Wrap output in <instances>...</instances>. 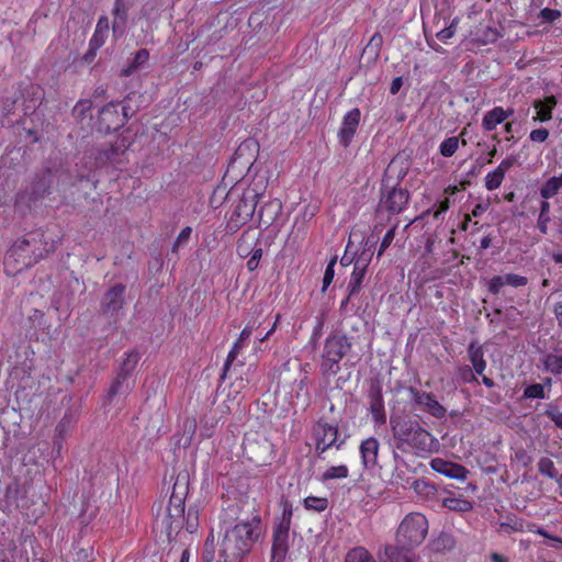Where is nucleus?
I'll use <instances>...</instances> for the list:
<instances>
[{
	"instance_id": "1",
	"label": "nucleus",
	"mask_w": 562,
	"mask_h": 562,
	"mask_svg": "<svg viewBox=\"0 0 562 562\" xmlns=\"http://www.w3.org/2000/svg\"><path fill=\"white\" fill-rule=\"evenodd\" d=\"M188 492V474L186 472L179 473L175 479L166 512L156 516V522L169 541H172L183 527L188 533H194L198 529V512L189 507L187 514L184 513V501Z\"/></svg>"
},
{
	"instance_id": "2",
	"label": "nucleus",
	"mask_w": 562,
	"mask_h": 562,
	"mask_svg": "<svg viewBox=\"0 0 562 562\" xmlns=\"http://www.w3.org/2000/svg\"><path fill=\"white\" fill-rule=\"evenodd\" d=\"M390 425L395 447L403 452L425 456L437 452L440 448L435 436L409 416L391 417Z\"/></svg>"
},
{
	"instance_id": "3",
	"label": "nucleus",
	"mask_w": 562,
	"mask_h": 562,
	"mask_svg": "<svg viewBox=\"0 0 562 562\" xmlns=\"http://www.w3.org/2000/svg\"><path fill=\"white\" fill-rule=\"evenodd\" d=\"M55 249L54 240H46L45 235L32 232L16 239L4 255V270L8 276L26 270Z\"/></svg>"
},
{
	"instance_id": "4",
	"label": "nucleus",
	"mask_w": 562,
	"mask_h": 562,
	"mask_svg": "<svg viewBox=\"0 0 562 562\" xmlns=\"http://www.w3.org/2000/svg\"><path fill=\"white\" fill-rule=\"evenodd\" d=\"M261 536V518L254 516L227 528L217 562H241Z\"/></svg>"
},
{
	"instance_id": "5",
	"label": "nucleus",
	"mask_w": 562,
	"mask_h": 562,
	"mask_svg": "<svg viewBox=\"0 0 562 562\" xmlns=\"http://www.w3.org/2000/svg\"><path fill=\"white\" fill-rule=\"evenodd\" d=\"M265 191L266 182L263 178L254 180L247 188L239 183L229 190L227 200L233 201V210L226 223L227 231L235 233L251 220Z\"/></svg>"
},
{
	"instance_id": "6",
	"label": "nucleus",
	"mask_w": 562,
	"mask_h": 562,
	"mask_svg": "<svg viewBox=\"0 0 562 562\" xmlns=\"http://www.w3.org/2000/svg\"><path fill=\"white\" fill-rule=\"evenodd\" d=\"M352 342L341 331L330 333L323 342L319 361V373L325 379H331L339 374V362L351 351Z\"/></svg>"
},
{
	"instance_id": "7",
	"label": "nucleus",
	"mask_w": 562,
	"mask_h": 562,
	"mask_svg": "<svg viewBox=\"0 0 562 562\" xmlns=\"http://www.w3.org/2000/svg\"><path fill=\"white\" fill-rule=\"evenodd\" d=\"M282 513L277 517L272 526L270 562H285L289 553L290 530L293 519V504L283 499Z\"/></svg>"
},
{
	"instance_id": "8",
	"label": "nucleus",
	"mask_w": 562,
	"mask_h": 562,
	"mask_svg": "<svg viewBox=\"0 0 562 562\" xmlns=\"http://www.w3.org/2000/svg\"><path fill=\"white\" fill-rule=\"evenodd\" d=\"M311 439L318 458L330 449L340 450L345 445V440L340 439L339 425L324 417L318 418L311 427Z\"/></svg>"
},
{
	"instance_id": "9",
	"label": "nucleus",
	"mask_w": 562,
	"mask_h": 562,
	"mask_svg": "<svg viewBox=\"0 0 562 562\" xmlns=\"http://www.w3.org/2000/svg\"><path fill=\"white\" fill-rule=\"evenodd\" d=\"M427 532V517L420 513H411L404 517L397 528L396 542L413 549L425 541Z\"/></svg>"
},
{
	"instance_id": "10",
	"label": "nucleus",
	"mask_w": 562,
	"mask_h": 562,
	"mask_svg": "<svg viewBox=\"0 0 562 562\" xmlns=\"http://www.w3.org/2000/svg\"><path fill=\"white\" fill-rule=\"evenodd\" d=\"M133 144L130 134H119L114 143H111L108 147L99 150L95 160L101 165H112L116 169H121L126 158V150Z\"/></svg>"
},
{
	"instance_id": "11",
	"label": "nucleus",
	"mask_w": 562,
	"mask_h": 562,
	"mask_svg": "<svg viewBox=\"0 0 562 562\" xmlns=\"http://www.w3.org/2000/svg\"><path fill=\"white\" fill-rule=\"evenodd\" d=\"M408 393L415 405L429 416L436 419H445L447 417V407L442 405L432 393L420 391V389L415 386H409Z\"/></svg>"
},
{
	"instance_id": "12",
	"label": "nucleus",
	"mask_w": 562,
	"mask_h": 562,
	"mask_svg": "<svg viewBox=\"0 0 562 562\" xmlns=\"http://www.w3.org/2000/svg\"><path fill=\"white\" fill-rule=\"evenodd\" d=\"M128 121L126 106H120L119 102H109L99 113V126L105 132L115 131Z\"/></svg>"
},
{
	"instance_id": "13",
	"label": "nucleus",
	"mask_w": 562,
	"mask_h": 562,
	"mask_svg": "<svg viewBox=\"0 0 562 562\" xmlns=\"http://www.w3.org/2000/svg\"><path fill=\"white\" fill-rule=\"evenodd\" d=\"M409 200V192L402 187L383 189L380 199V209L391 215L405 211Z\"/></svg>"
},
{
	"instance_id": "14",
	"label": "nucleus",
	"mask_w": 562,
	"mask_h": 562,
	"mask_svg": "<svg viewBox=\"0 0 562 562\" xmlns=\"http://www.w3.org/2000/svg\"><path fill=\"white\" fill-rule=\"evenodd\" d=\"M360 122L361 110L359 108H352L344 115L338 130V142L340 145L348 147L351 144Z\"/></svg>"
},
{
	"instance_id": "15",
	"label": "nucleus",
	"mask_w": 562,
	"mask_h": 562,
	"mask_svg": "<svg viewBox=\"0 0 562 562\" xmlns=\"http://www.w3.org/2000/svg\"><path fill=\"white\" fill-rule=\"evenodd\" d=\"M49 172L37 177L29 189L18 194V202L25 203L26 206L31 207L32 203L44 198L46 193H49Z\"/></svg>"
},
{
	"instance_id": "16",
	"label": "nucleus",
	"mask_w": 562,
	"mask_h": 562,
	"mask_svg": "<svg viewBox=\"0 0 562 562\" xmlns=\"http://www.w3.org/2000/svg\"><path fill=\"white\" fill-rule=\"evenodd\" d=\"M125 291L126 286L122 283L114 284L103 295L101 301V311L103 314H110L115 316L119 311L124 307L125 304Z\"/></svg>"
},
{
	"instance_id": "17",
	"label": "nucleus",
	"mask_w": 562,
	"mask_h": 562,
	"mask_svg": "<svg viewBox=\"0 0 562 562\" xmlns=\"http://www.w3.org/2000/svg\"><path fill=\"white\" fill-rule=\"evenodd\" d=\"M368 400L373 422L378 425H383L386 422V413L384 409L383 386L380 382L371 383Z\"/></svg>"
},
{
	"instance_id": "18",
	"label": "nucleus",
	"mask_w": 562,
	"mask_h": 562,
	"mask_svg": "<svg viewBox=\"0 0 562 562\" xmlns=\"http://www.w3.org/2000/svg\"><path fill=\"white\" fill-rule=\"evenodd\" d=\"M429 467L432 471L442 474L449 479L463 481L468 477L469 474V470L465 467L459 463L447 461V459L440 457L432 458L429 463Z\"/></svg>"
},
{
	"instance_id": "19",
	"label": "nucleus",
	"mask_w": 562,
	"mask_h": 562,
	"mask_svg": "<svg viewBox=\"0 0 562 562\" xmlns=\"http://www.w3.org/2000/svg\"><path fill=\"white\" fill-rule=\"evenodd\" d=\"M380 442L376 437H367L360 442V459L364 469H373L378 464Z\"/></svg>"
},
{
	"instance_id": "20",
	"label": "nucleus",
	"mask_w": 562,
	"mask_h": 562,
	"mask_svg": "<svg viewBox=\"0 0 562 562\" xmlns=\"http://www.w3.org/2000/svg\"><path fill=\"white\" fill-rule=\"evenodd\" d=\"M558 99L555 95H547L543 99H536L533 101V108L536 115L532 117L535 123H546L552 120L553 110L558 105Z\"/></svg>"
},
{
	"instance_id": "21",
	"label": "nucleus",
	"mask_w": 562,
	"mask_h": 562,
	"mask_svg": "<svg viewBox=\"0 0 562 562\" xmlns=\"http://www.w3.org/2000/svg\"><path fill=\"white\" fill-rule=\"evenodd\" d=\"M515 114L514 108L504 110L503 106L496 105L493 110H488L482 119V127L485 131H494L498 124H502L507 119Z\"/></svg>"
},
{
	"instance_id": "22",
	"label": "nucleus",
	"mask_w": 562,
	"mask_h": 562,
	"mask_svg": "<svg viewBox=\"0 0 562 562\" xmlns=\"http://www.w3.org/2000/svg\"><path fill=\"white\" fill-rule=\"evenodd\" d=\"M485 352L476 340H472L468 347V357L472 366L470 367L477 375H483L487 368V361L484 358Z\"/></svg>"
},
{
	"instance_id": "23",
	"label": "nucleus",
	"mask_w": 562,
	"mask_h": 562,
	"mask_svg": "<svg viewBox=\"0 0 562 562\" xmlns=\"http://www.w3.org/2000/svg\"><path fill=\"white\" fill-rule=\"evenodd\" d=\"M376 244L378 239H375L373 236L362 239L361 249L357 250L355 254V266L367 270L374 256V248Z\"/></svg>"
},
{
	"instance_id": "24",
	"label": "nucleus",
	"mask_w": 562,
	"mask_h": 562,
	"mask_svg": "<svg viewBox=\"0 0 562 562\" xmlns=\"http://www.w3.org/2000/svg\"><path fill=\"white\" fill-rule=\"evenodd\" d=\"M149 58L150 54L148 49L140 48L136 50L127 65L120 70L119 76L124 78L133 76L139 69L146 66Z\"/></svg>"
},
{
	"instance_id": "25",
	"label": "nucleus",
	"mask_w": 562,
	"mask_h": 562,
	"mask_svg": "<svg viewBox=\"0 0 562 562\" xmlns=\"http://www.w3.org/2000/svg\"><path fill=\"white\" fill-rule=\"evenodd\" d=\"M282 204L279 200H270L262 205L258 213L259 224L269 227L281 215Z\"/></svg>"
},
{
	"instance_id": "26",
	"label": "nucleus",
	"mask_w": 562,
	"mask_h": 562,
	"mask_svg": "<svg viewBox=\"0 0 562 562\" xmlns=\"http://www.w3.org/2000/svg\"><path fill=\"white\" fill-rule=\"evenodd\" d=\"M110 21L106 15H101L97 22L95 29L92 33L89 46L91 50L100 49L104 44L109 35Z\"/></svg>"
},
{
	"instance_id": "27",
	"label": "nucleus",
	"mask_w": 562,
	"mask_h": 562,
	"mask_svg": "<svg viewBox=\"0 0 562 562\" xmlns=\"http://www.w3.org/2000/svg\"><path fill=\"white\" fill-rule=\"evenodd\" d=\"M384 555L386 558L384 562H415V555L412 552V548L402 547L398 543L396 546H385Z\"/></svg>"
},
{
	"instance_id": "28",
	"label": "nucleus",
	"mask_w": 562,
	"mask_h": 562,
	"mask_svg": "<svg viewBox=\"0 0 562 562\" xmlns=\"http://www.w3.org/2000/svg\"><path fill=\"white\" fill-rule=\"evenodd\" d=\"M259 237L252 228L246 229L238 238L236 244V252L240 258H249L252 247L258 244Z\"/></svg>"
},
{
	"instance_id": "29",
	"label": "nucleus",
	"mask_w": 562,
	"mask_h": 562,
	"mask_svg": "<svg viewBox=\"0 0 562 562\" xmlns=\"http://www.w3.org/2000/svg\"><path fill=\"white\" fill-rule=\"evenodd\" d=\"M562 188V171L559 176H552L539 189L540 196L548 199L555 196Z\"/></svg>"
},
{
	"instance_id": "30",
	"label": "nucleus",
	"mask_w": 562,
	"mask_h": 562,
	"mask_svg": "<svg viewBox=\"0 0 562 562\" xmlns=\"http://www.w3.org/2000/svg\"><path fill=\"white\" fill-rule=\"evenodd\" d=\"M139 359L140 353L138 352L137 349H133L125 352L117 371L131 378L134 371L136 370V366L139 363Z\"/></svg>"
},
{
	"instance_id": "31",
	"label": "nucleus",
	"mask_w": 562,
	"mask_h": 562,
	"mask_svg": "<svg viewBox=\"0 0 562 562\" xmlns=\"http://www.w3.org/2000/svg\"><path fill=\"white\" fill-rule=\"evenodd\" d=\"M366 269L355 266L351 272L350 281L347 286V291H349V296H353L361 291L362 281L366 277Z\"/></svg>"
},
{
	"instance_id": "32",
	"label": "nucleus",
	"mask_w": 562,
	"mask_h": 562,
	"mask_svg": "<svg viewBox=\"0 0 562 562\" xmlns=\"http://www.w3.org/2000/svg\"><path fill=\"white\" fill-rule=\"evenodd\" d=\"M128 378L130 376L123 374L120 371L116 372V375L114 376L113 382L108 392L110 401H112L114 396L120 394V392H130L131 387L128 384H126Z\"/></svg>"
},
{
	"instance_id": "33",
	"label": "nucleus",
	"mask_w": 562,
	"mask_h": 562,
	"mask_svg": "<svg viewBox=\"0 0 562 562\" xmlns=\"http://www.w3.org/2000/svg\"><path fill=\"white\" fill-rule=\"evenodd\" d=\"M328 504L327 497L310 495L303 499L304 508L310 512L323 513L328 508Z\"/></svg>"
},
{
	"instance_id": "34",
	"label": "nucleus",
	"mask_w": 562,
	"mask_h": 562,
	"mask_svg": "<svg viewBox=\"0 0 562 562\" xmlns=\"http://www.w3.org/2000/svg\"><path fill=\"white\" fill-rule=\"evenodd\" d=\"M345 562H376L364 547H355L346 553Z\"/></svg>"
},
{
	"instance_id": "35",
	"label": "nucleus",
	"mask_w": 562,
	"mask_h": 562,
	"mask_svg": "<svg viewBox=\"0 0 562 562\" xmlns=\"http://www.w3.org/2000/svg\"><path fill=\"white\" fill-rule=\"evenodd\" d=\"M542 363H543V368L546 371H548L554 375L562 374V356L561 355L548 353L544 356Z\"/></svg>"
},
{
	"instance_id": "36",
	"label": "nucleus",
	"mask_w": 562,
	"mask_h": 562,
	"mask_svg": "<svg viewBox=\"0 0 562 562\" xmlns=\"http://www.w3.org/2000/svg\"><path fill=\"white\" fill-rule=\"evenodd\" d=\"M550 209H551V205H550L549 201L542 200L540 202V210H539V215H538V229L540 231V233L542 235L548 234V224L551 221Z\"/></svg>"
},
{
	"instance_id": "37",
	"label": "nucleus",
	"mask_w": 562,
	"mask_h": 562,
	"mask_svg": "<svg viewBox=\"0 0 562 562\" xmlns=\"http://www.w3.org/2000/svg\"><path fill=\"white\" fill-rule=\"evenodd\" d=\"M130 4L125 0H114L113 15H114V25L120 23L121 25H125L127 22Z\"/></svg>"
},
{
	"instance_id": "38",
	"label": "nucleus",
	"mask_w": 562,
	"mask_h": 562,
	"mask_svg": "<svg viewBox=\"0 0 562 562\" xmlns=\"http://www.w3.org/2000/svg\"><path fill=\"white\" fill-rule=\"evenodd\" d=\"M443 505L447 506L449 510L460 513L470 512L471 508H473V504L462 497H447L443 499Z\"/></svg>"
},
{
	"instance_id": "39",
	"label": "nucleus",
	"mask_w": 562,
	"mask_h": 562,
	"mask_svg": "<svg viewBox=\"0 0 562 562\" xmlns=\"http://www.w3.org/2000/svg\"><path fill=\"white\" fill-rule=\"evenodd\" d=\"M256 370H257V367H251V364L247 368V373H246V378H239V379H236L232 385L237 387V391L238 392H241L243 389H246V387H255L257 385V382L258 380L256 379L255 376V373H256Z\"/></svg>"
},
{
	"instance_id": "40",
	"label": "nucleus",
	"mask_w": 562,
	"mask_h": 562,
	"mask_svg": "<svg viewBox=\"0 0 562 562\" xmlns=\"http://www.w3.org/2000/svg\"><path fill=\"white\" fill-rule=\"evenodd\" d=\"M538 472L543 476H548L554 480L560 475L553 460L550 459L549 457L539 458Z\"/></svg>"
},
{
	"instance_id": "41",
	"label": "nucleus",
	"mask_w": 562,
	"mask_h": 562,
	"mask_svg": "<svg viewBox=\"0 0 562 562\" xmlns=\"http://www.w3.org/2000/svg\"><path fill=\"white\" fill-rule=\"evenodd\" d=\"M476 375L477 374L470 364H461L456 369L457 379L465 384L479 383V379L476 378Z\"/></svg>"
},
{
	"instance_id": "42",
	"label": "nucleus",
	"mask_w": 562,
	"mask_h": 562,
	"mask_svg": "<svg viewBox=\"0 0 562 562\" xmlns=\"http://www.w3.org/2000/svg\"><path fill=\"white\" fill-rule=\"evenodd\" d=\"M547 397L543 384L541 383H532L524 389L522 398L525 400H543Z\"/></svg>"
},
{
	"instance_id": "43",
	"label": "nucleus",
	"mask_w": 562,
	"mask_h": 562,
	"mask_svg": "<svg viewBox=\"0 0 562 562\" xmlns=\"http://www.w3.org/2000/svg\"><path fill=\"white\" fill-rule=\"evenodd\" d=\"M449 207H450V200H449V196H446L445 199H442L441 201L438 202V205L435 206L434 211L431 209L427 210L424 213L423 217H426L427 215L432 214L434 220H436V221L443 220V215L449 210Z\"/></svg>"
},
{
	"instance_id": "44",
	"label": "nucleus",
	"mask_w": 562,
	"mask_h": 562,
	"mask_svg": "<svg viewBox=\"0 0 562 562\" xmlns=\"http://www.w3.org/2000/svg\"><path fill=\"white\" fill-rule=\"evenodd\" d=\"M504 178L505 177L496 169L488 172L484 178L486 190L495 191L496 189H498L502 186Z\"/></svg>"
},
{
	"instance_id": "45",
	"label": "nucleus",
	"mask_w": 562,
	"mask_h": 562,
	"mask_svg": "<svg viewBox=\"0 0 562 562\" xmlns=\"http://www.w3.org/2000/svg\"><path fill=\"white\" fill-rule=\"evenodd\" d=\"M349 475V470L346 465H336L328 468L323 474L324 481L334 479H345Z\"/></svg>"
},
{
	"instance_id": "46",
	"label": "nucleus",
	"mask_w": 562,
	"mask_h": 562,
	"mask_svg": "<svg viewBox=\"0 0 562 562\" xmlns=\"http://www.w3.org/2000/svg\"><path fill=\"white\" fill-rule=\"evenodd\" d=\"M543 414L555 425V427L562 430V411L558 405L552 403L548 404Z\"/></svg>"
},
{
	"instance_id": "47",
	"label": "nucleus",
	"mask_w": 562,
	"mask_h": 562,
	"mask_svg": "<svg viewBox=\"0 0 562 562\" xmlns=\"http://www.w3.org/2000/svg\"><path fill=\"white\" fill-rule=\"evenodd\" d=\"M459 144V137H448L440 144L439 151L445 157H450L458 150Z\"/></svg>"
},
{
	"instance_id": "48",
	"label": "nucleus",
	"mask_w": 562,
	"mask_h": 562,
	"mask_svg": "<svg viewBox=\"0 0 562 562\" xmlns=\"http://www.w3.org/2000/svg\"><path fill=\"white\" fill-rule=\"evenodd\" d=\"M458 24H459V20L457 18L451 20L450 23L448 24V26H446L442 30L437 32V34H436L437 40L447 44L449 38H451L456 34Z\"/></svg>"
},
{
	"instance_id": "49",
	"label": "nucleus",
	"mask_w": 562,
	"mask_h": 562,
	"mask_svg": "<svg viewBox=\"0 0 562 562\" xmlns=\"http://www.w3.org/2000/svg\"><path fill=\"white\" fill-rule=\"evenodd\" d=\"M396 229H397V225L395 224V225L391 226L389 228V231H386V233L382 237V241H381L379 250H378V258H381L383 256V254L387 250V248L394 240L395 235H396Z\"/></svg>"
},
{
	"instance_id": "50",
	"label": "nucleus",
	"mask_w": 562,
	"mask_h": 562,
	"mask_svg": "<svg viewBox=\"0 0 562 562\" xmlns=\"http://www.w3.org/2000/svg\"><path fill=\"white\" fill-rule=\"evenodd\" d=\"M191 234H192V228L191 226H184L180 234L178 235V237L176 238L175 243L172 244V247H171V251L173 254H177L178 250L180 249V247H183L184 245L188 244L190 237H191Z\"/></svg>"
},
{
	"instance_id": "51",
	"label": "nucleus",
	"mask_w": 562,
	"mask_h": 562,
	"mask_svg": "<svg viewBox=\"0 0 562 562\" xmlns=\"http://www.w3.org/2000/svg\"><path fill=\"white\" fill-rule=\"evenodd\" d=\"M71 428H72L71 417L66 415L56 425L55 435H58V438H67Z\"/></svg>"
},
{
	"instance_id": "52",
	"label": "nucleus",
	"mask_w": 562,
	"mask_h": 562,
	"mask_svg": "<svg viewBox=\"0 0 562 562\" xmlns=\"http://www.w3.org/2000/svg\"><path fill=\"white\" fill-rule=\"evenodd\" d=\"M337 263V258H333L326 269H325V272H324V277H323V286H322V292H325L327 290V288L333 283L334 281V278H335V266Z\"/></svg>"
},
{
	"instance_id": "53",
	"label": "nucleus",
	"mask_w": 562,
	"mask_h": 562,
	"mask_svg": "<svg viewBox=\"0 0 562 562\" xmlns=\"http://www.w3.org/2000/svg\"><path fill=\"white\" fill-rule=\"evenodd\" d=\"M196 420L194 418H186L183 422V437L184 445H190L192 442V438L196 432Z\"/></svg>"
},
{
	"instance_id": "54",
	"label": "nucleus",
	"mask_w": 562,
	"mask_h": 562,
	"mask_svg": "<svg viewBox=\"0 0 562 562\" xmlns=\"http://www.w3.org/2000/svg\"><path fill=\"white\" fill-rule=\"evenodd\" d=\"M92 101L89 99H81L76 102L72 108V114L77 117L83 119L88 111L92 109Z\"/></svg>"
},
{
	"instance_id": "55",
	"label": "nucleus",
	"mask_w": 562,
	"mask_h": 562,
	"mask_svg": "<svg viewBox=\"0 0 562 562\" xmlns=\"http://www.w3.org/2000/svg\"><path fill=\"white\" fill-rule=\"evenodd\" d=\"M501 527L507 532H521L524 529V521L519 518H507L506 521L501 522Z\"/></svg>"
},
{
	"instance_id": "56",
	"label": "nucleus",
	"mask_w": 562,
	"mask_h": 562,
	"mask_svg": "<svg viewBox=\"0 0 562 562\" xmlns=\"http://www.w3.org/2000/svg\"><path fill=\"white\" fill-rule=\"evenodd\" d=\"M505 276H495L492 277L487 283V290L490 293L496 295L501 292V290L506 285L504 281Z\"/></svg>"
},
{
	"instance_id": "57",
	"label": "nucleus",
	"mask_w": 562,
	"mask_h": 562,
	"mask_svg": "<svg viewBox=\"0 0 562 562\" xmlns=\"http://www.w3.org/2000/svg\"><path fill=\"white\" fill-rule=\"evenodd\" d=\"M540 19L547 23H553L561 18V12L558 9L543 8L540 10Z\"/></svg>"
},
{
	"instance_id": "58",
	"label": "nucleus",
	"mask_w": 562,
	"mask_h": 562,
	"mask_svg": "<svg viewBox=\"0 0 562 562\" xmlns=\"http://www.w3.org/2000/svg\"><path fill=\"white\" fill-rule=\"evenodd\" d=\"M504 281L506 282V285H510L513 288H520L528 284V279L526 277L513 274V272L505 274Z\"/></svg>"
},
{
	"instance_id": "59",
	"label": "nucleus",
	"mask_w": 562,
	"mask_h": 562,
	"mask_svg": "<svg viewBox=\"0 0 562 562\" xmlns=\"http://www.w3.org/2000/svg\"><path fill=\"white\" fill-rule=\"evenodd\" d=\"M550 132L546 127L535 128L530 132L529 138L533 143H544L549 138Z\"/></svg>"
},
{
	"instance_id": "60",
	"label": "nucleus",
	"mask_w": 562,
	"mask_h": 562,
	"mask_svg": "<svg viewBox=\"0 0 562 562\" xmlns=\"http://www.w3.org/2000/svg\"><path fill=\"white\" fill-rule=\"evenodd\" d=\"M516 164H517L516 156L509 155L505 159H503L495 169L505 177L506 172L509 169H512Z\"/></svg>"
},
{
	"instance_id": "61",
	"label": "nucleus",
	"mask_w": 562,
	"mask_h": 562,
	"mask_svg": "<svg viewBox=\"0 0 562 562\" xmlns=\"http://www.w3.org/2000/svg\"><path fill=\"white\" fill-rule=\"evenodd\" d=\"M536 535L551 540L552 541L551 546L553 548H555V549L562 548V539L560 537L549 535L544 528L538 527Z\"/></svg>"
},
{
	"instance_id": "62",
	"label": "nucleus",
	"mask_w": 562,
	"mask_h": 562,
	"mask_svg": "<svg viewBox=\"0 0 562 562\" xmlns=\"http://www.w3.org/2000/svg\"><path fill=\"white\" fill-rule=\"evenodd\" d=\"M514 457H516L517 461L524 468H528L532 463V457L522 448L516 450V454H514Z\"/></svg>"
},
{
	"instance_id": "63",
	"label": "nucleus",
	"mask_w": 562,
	"mask_h": 562,
	"mask_svg": "<svg viewBox=\"0 0 562 562\" xmlns=\"http://www.w3.org/2000/svg\"><path fill=\"white\" fill-rule=\"evenodd\" d=\"M251 333L252 327L249 325L246 326L239 334V337L235 340L234 346H236L239 349H243L245 347V342L249 339Z\"/></svg>"
},
{
	"instance_id": "64",
	"label": "nucleus",
	"mask_w": 562,
	"mask_h": 562,
	"mask_svg": "<svg viewBox=\"0 0 562 562\" xmlns=\"http://www.w3.org/2000/svg\"><path fill=\"white\" fill-rule=\"evenodd\" d=\"M553 313L555 315L559 327L562 329V294L559 300L554 303Z\"/></svg>"
}]
</instances>
